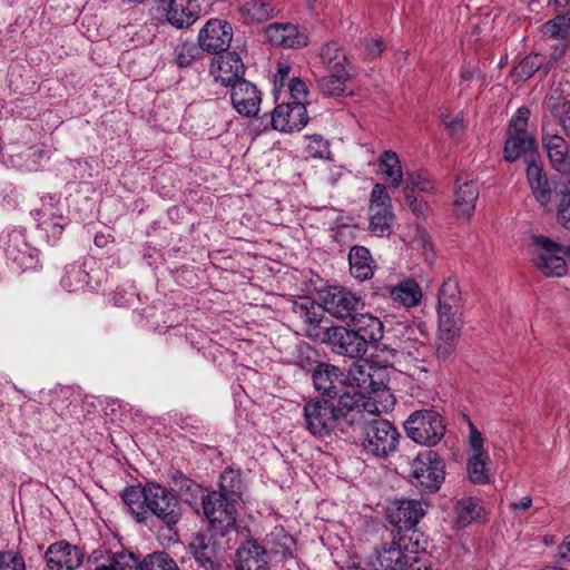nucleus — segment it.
<instances>
[{
	"instance_id": "nucleus-46",
	"label": "nucleus",
	"mask_w": 570,
	"mask_h": 570,
	"mask_svg": "<svg viewBox=\"0 0 570 570\" xmlns=\"http://www.w3.org/2000/svg\"><path fill=\"white\" fill-rule=\"evenodd\" d=\"M570 101H567L563 92L559 89H552L543 100V109L556 118L561 119Z\"/></svg>"
},
{
	"instance_id": "nucleus-10",
	"label": "nucleus",
	"mask_w": 570,
	"mask_h": 570,
	"mask_svg": "<svg viewBox=\"0 0 570 570\" xmlns=\"http://www.w3.org/2000/svg\"><path fill=\"white\" fill-rule=\"evenodd\" d=\"M312 379L315 390L322 396H327L330 401L336 396L340 399L345 392H358L353 384L345 390L347 377L340 367L332 364H317L313 371Z\"/></svg>"
},
{
	"instance_id": "nucleus-11",
	"label": "nucleus",
	"mask_w": 570,
	"mask_h": 570,
	"mask_svg": "<svg viewBox=\"0 0 570 570\" xmlns=\"http://www.w3.org/2000/svg\"><path fill=\"white\" fill-rule=\"evenodd\" d=\"M538 246L533 254L535 267L548 277H561L567 273L566 259L558 253V243L547 236H535Z\"/></svg>"
},
{
	"instance_id": "nucleus-14",
	"label": "nucleus",
	"mask_w": 570,
	"mask_h": 570,
	"mask_svg": "<svg viewBox=\"0 0 570 570\" xmlns=\"http://www.w3.org/2000/svg\"><path fill=\"white\" fill-rule=\"evenodd\" d=\"M233 40L230 23L220 19H210L199 30L197 41L204 51L213 55L225 52Z\"/></svg>"
},
{
	"instance_id": "nucleus-12",
	"label": "nucleus",
	"mask_w": 570,
	"mask_h": 570,
	"mask_svg": "<svg viewBox=\"0 0 570 570\" xmlns=\"http://www.w3.org/2000/svg\"><path fill=\"white\" fill-rule=\"evenodd\" d=\"M324 342L338 355L351 358H361L367 352L364 341L358 337L352 327L331 326L324 333Z\"/></svg>"
},
{
	"instance_id": "nucleus-16",
	"label": "nucleus",
	"mask_w": 570,
	"mask_h": 570,
	"mask_svg": "<svg viewBox=\"0 0 570 570\" xmlns=\"http://www.w3.org/2000/svg\"><path fill=\"white\" fill-rule=\"evenodd\" d=\"M274 129L292 132L303 129L308 122L306 106L291 104L288 101L277 105L271 116Z\"/></svg>"
},
{
	"instance_id": "nucleus-20",
	"label": "nucleus",
	"mask_w": 570,
	"mask_h": 570,
	"mask_svg": "<svg viewBox=\"0 0 570 570\" xmlns=\"http://www.w3.org/2000/svg\"><path fill=\"white\" fill-rule=\"evenodd\" d=\"M230 100L234 109L242 116L255 117L259 111L261 92L248 80H238L230 87Z\"/></svg>"
},
{
	"instance_id": "nucleus-50",
	"label": "nucleus",
	"mask_w": 570,
	"mask_h": 570,
	"mask_svg": "<svg viewBox=\"0 0 570 570\" xmlns=\"http://www.w3.org/2000/svg\"><path fill=\"white\" fill-rule=\"evenodd\" d=\"M115 570H142V561L129 551H120L114 554Z\"/></svg>"
},
{
	"instance_id": "nucleus-18",
	"label": "nucleus",
	"mask_w": 570,
	"mask_h": 570,
	"mask_svg": "<svg viewBox=\"0 0 570 570\" xmlns=\"http://www.w3.org/2000/svg\"><path fill=\"white\" fill-rule=\"evenodd\" d=\"M50 570H76L83 560L82 551L67 541L50 544L45 553Z\"/></svg>"
},
{
	"instance_id": "nucleus-63",
	"label": "nucleus",
	"mask_w": 570,
	"mask_h": 570,
	"mask_svg": "<svg viewBox=\"0 0 570 570\" xmlns=\"http://www.w3.org/2000/svg\"><path fill=\"white\" fill-rule=\"evenodd\" d=\"M559 558L566 561H570V534L567 535L563 542L558 547Z\"/></svg>"
},
{
	"instance_id": "nucleus-42",
	"label": "nucleus",
	"mask_w": 570,
	"mask_h": 570,
	"mask_svg": "<svg viewBox=\"0 0 570 570\" xmlns=\"http://www.w3.org/2000/svg\"><path fill=\"white\" fill-rule=\"evenodd\" d=\"M488 453H474L466 463L469 479L474 484H488L491 481Z\"/></svg>"
},
{
	"instance_id": "nucleus-15",
	"label": "nucleus",
	"mask_w": 570,
	"mask_h": 570,
	"mask_svg": "<svg viewBox=\"0 0 570 570\" xmlns=\"http://www.w3.org/2000/svg\"><path fill=\"white\" fill-rule=\"evenodd\" d=\"M245 65L235 51H225L217 55L210 63V75L222 86L232 87L238 80H244Z\"/></svg>"
},
{
	"instance_id": "nucleus-62",
	"label": "nucleus",
	"mask_w": 570,
	"mask_h": 570,
	"mask_svg": "<svg viewBox=\"0 0 570 570\" xmlns=\"http://www.w3.org/2000/svg\"><path fill=\"white\" fill-rule=\"evenodd\" d=\"M364 46L367 55L372 58L380 57L381 53L384 51V43L382 40L379 39H366L364 41Z\"/></svg>"
},
{
	"instance_id": "nucleus-44",
	"label": "nucleus",
	"mask_w": 570,
	"mask_h": 570,
	"mask_svg": "<svg viewBox=\"0 0 570 570\" xmlns=\"http://www.w3.org/2000/svg\"><path fill=\"white\" fill-rule=\"evenodd\" d=\"M569 30L570 17L566 13L557 14L541 27V33L544 38L562 41L567 39Z\"/></svg>"
},
{
	"instance_id": "nucleus-60",
	"label": "nucleus",
	"mask_w": 570,
	"mask_h": 570,
	"mask_svg": "<svg viewBox=\"0 0 570 570\" xmlns=\"http://www.w3.org/2000/svg\"><path fill=\"white\" fill-rule=\"evenodd\" d=\"M442 122L446 128L452 130L453 135H458L463 130V120L460 115H443Z\"/></svg>"
},
{
	"instance_id": "nucleus-59",
	"label": "nucleus",
	"mask_w": 570,
	"mask_h": 570,
	"mask_svg": "<svg viewBox=\"0 0 570 570\" xmlns=\"http://www.w3.org/2000/svg\"><path fill=\"white\" fill-rule=\"evenodd\" d=\"M414 244L422 248L424 254L428 256L433 252V245L430 235L422 228H416Z\"/></svg>"
},
{
	"instance_id": "nucleus-31",
	"label": "nucleus",
	"mask_w": 570,
	"mask_h": 570,
	"mask_svg": "<svg viewBox=\"0 0 570 570\" xmlns=\"http://www.w3.org/2000/svg\"><path fill=\"white\" fill-rule=\"evenodd\" d=\"M533 148L534 138L532 135L508 132V139L504 145V159L512 163L521 155L527 156L528 159L535 158Z\"/></svg>"
},
{
	"instance_id": "nucleus-51",
	"label": "nucleus",
	"mask_w": 570,
	"mask_h": 570,
	"mask_svg": "<svg viewBox=\"0 0 570 570\" xmlns=\"http://www.w3.org/2000/svg\"><path fill=\"white\" fill-rule=\"evenodd\" d=\"M306 151L313 158H327L330 155V144L320 135L307 138Z\"/></svg>"
},
{
	"instance_id": "nucleus-61",
	"label": "nucleus",
	"mask_w": 570,
	"mask_h": 570,
	"mask_svg": "<svg viewBox=\"0 0 570 570\" xmlns=\"http://www.w3.org/2000/svg\"><path fill=\"white\" fill-rule=\"evenodd\" d=\"M470 445L474 453H487L483 451V438L474 425H470Z\"/></svg>"
},
{
	"instance_id": "nucleus-40",
	"label": "nucleus",
	"mask_w": 570,
	"mask_h": 570,
	"mask_svg": "<svg viewBox=\"0 0 570 570\" xmlns=\"http://www.w3.org/2000/svg\"><path fill=\"white\" fill-rule=\"evenodd\" d=\"M379 165L390 187L397 188L403 181V171L397 155L392 150L383 151L379 158Z\"/></svg>"
},
{
	"instance_id": "nucleus-57",
	"label": "nucleus",
	"mask_w": 570,
	"mask_h": 570,
	"mask_svg": "<svg viewBox=\"0 0 570 570\" xmlns=\"http://www.w3.org/2000/svg\"><path fill=\"white\" fill-rule=\"evenodd\" d=\"M417 189L420 191H429L432 189V185L429 180L422 177L419 173H412L406 178V185L404 189V194L410 191L414 194V190Z\"/></svg>"
},
{
	"instance_id": "nucleus-47",
	"label": "nucleus",
	"mask_w": 570,
	"mask_h": 570,
	"mask_svg": "<svg viewBox=\"0 0 570 570\" xmlns=\"http://www.w3.org/2000/svg\"><path fill=\"white\" fill-rule=\"evenodd\" d=\"M455 512L458 522L461 525H466L479 517V502L473 498L462 499L456 503Z\"/></svg>"
},
{
	"instance_id": "nucleus-45",
	"label": "nucleus",
	"mask_w": 570,
	"mask_h": 570,
	"mask_svg": "<svg viewBox=\"0 0 570 570\" xmlns=\"http://www.w3.org/2000/svg\"><path fill=\"white\" fill-rule=\"evenodd\" d=\"M219 488L220 490L216 493H222L230 500H240L243 489L240 474L232 469L225 470L220 475Z\"/></svg>"
},
{
	"instance_id": "nucleus-22",
	"label": "nucleus",
	"mask_w": 570,
	"mask_h": 570,
	"mask_svg": "<svg viewBox=\"0 0 570 570\" xmlns=\"http://www.w3.org/2000/svg\"><path fill=\"white\" fill-rule=\"evenodd\" d=\"M265 35L274 46L297 49L308 43L307 35L293 23H272L266 28Z\"/></svg>"
},
{
	"instance_id": "nucleus-52",
	"label": "nucleus",
	"mask_w": 570,
	"mask_h": 570,
	"mask_svg": "<svg viewBox=\"0 0 570 570\" xmlns=\"http://www.w3.org/2000/svg\"><path fill=\"white\" fill-rule=\"evenodd\" d=\"M288 102L294 105L303 104L305 106L308 96L306 83L299 78H292L288 82Z\"/></svg>"
},
{
	"instance_id": "nucleus-25",
	"label": "nucleus",
	"mask_w": 570,
	"mask_h": 570,
	"mask_svg": "<svg viewBox=\"0 0 570 570\" xmlns=\"http://www.w3.org/2000/svg\"><path fill=\"white\" fill-rule=\"evenodd\" d=\"M318 58L324 71H343L352 69V63L347 57L346 50L335 40L324 43L318 49Z\"/></svg>"
},
{
	"instance_id": "nucleus-53",
	"label": "nucleus",
	"mask_w": 570,
	"mask_h": 570,
	"mask_svg": "<svg viewBox=\"0 0 570 570\" xmlns=\"http://www.w3.org/2000/svg\"><path fill=\"white\" fill-rule=\"evenodd\" d=\"M529 117H530L529 108H527V107L518 108L514 116L510 120L508 132L529 134L528 129H527Z\"/></svg>"
},
{
	"instance_id": "nucleus-24",
	"label": "nucleus",
	"mask_w": 570,
	"mask_h": 570,
	"mask_svg": "<svg viewBox=\"0 0 570 570\" xmlns=\"http://www.w3.org/2000/svg\"><path fill=\"white\" fill-rule=\"evenodd\" d=\"M566 43L561 46V49H556L552 58H547L541 53H531L524 57L512 70V75L517 80L525 81L530 79L537 71L544 69V73L552 68L557 59L563 53Z\"/></svg>"
},
{
	"instance_id": "nucleus-9",
	"label": "nucleus",
	"mask_w": 570,
	"mask_h": 570,
	"mask_svg": "<svg viewBox=\"0 0 570 570\" xmlns=\"http://www.w3.org/2000/svg\"><path fill=\"white\" fill-rule=\"evenodd\" d=\"M9 261L22 271L36 268L38 264V249L29 245L24 229L13 228L0 239Z\"/></svg>"
},
{
	"instance_id": "nucleus-4",
	"label": "nucleus",
	"mask_w": 570,
	"mask_h": 570,
	"mask_svg": "<svg viewBox=\"0 0 570 570\" xmlns=\"http://www.w3.org/2000/svg\"><path fill=\"white\" fill-rule=\"evenodd\" d=\"M404 428L410 439L428 446L435 445L445 433L442 416L433 410L415 411L404 422Z\"/></svg>"
},
{
	"instance_id": "nucleus-58",
	"label": "nucleus",
	"mask_w": 570,
	"mask_h": 570,
	"mask_svg": "<svg viewBox=\"0 0 570 570\" xmlns=\"http://www.w3.org/2000/svg\"><path fill=\"white\" fill-rule=\"evenodd\" d=\"M405 200L416 216L425 217L428 215L429 206L424 199L417 198L414 194L406 191Z\"/></svg>"
},
{
	"instance_id": "nucleus-27",
	"label": "nucleus",
	"mask_w": 570,
	"mask_h": 570,
	"mask_svg": "<svg viewBox=\"0 0 570 570\" xmlns=\"http://www.w3.org/2000/svg\"><path fill=\"white\" fill-rule=\"evenodd\" d=\"M348 264L351 275L362 282L371 279L376 268L371 252L366 247L358 245L350 249Z\"/></svg>"
},
{
	"instance_id": "nucleus-34",
	"label": "nucleus",
	"mask_w": 570,
	"mask_h": 570,
	"mask_svg": "<svg viewBox=\"0 0 570 570\" xmlns=\"http://www.w3.org/2000/svg\"><path fill=\"white\" fill-rule=\"evenodd\" d=\"M60 203V198L56 195H47L42 197V206L35 213L40 216V225L45 227L46 232H51L52 235L61 234L63 224L55 222L56 218L61 219V214H58L57 205Z\"/></svg>"
},
{
	"instance_id": "nucleus-3",
	"label": "nucleus",
	"mask_w": 570,
	"mask_h": 570,
	"mask_svg": "<svg viewBox=\"0 0 570 570\" xmlns=\"http://www.w3.org/2000/svg\"><path fill=\"white\" fill-rule=\"evenodd\" d=\"M375 407L364 415V423L351 429L363 432L362 446L366 453L385 459L397 451L401 434L389 420L376 417L381 412L376 402Z\"/></svg>"
},
{
	"instance_id": "nucleus-21",
	"label": "nucleus",
	"mask_w": 570,
	"mask_h": 570,
	"mask_svg": "<svg viewBox=\"0 0 570 570\" xmlns=\"http://www.w3.org/2000/svg\"><path fill=\"white\" fill-rule=\"evenodd\" d=\"M425 510L417 500H397L387 509V519L395 529L414 528L424 517Z\"/></svg>"
},
{
	"instance_id": "nucleus-36",
	"label": "nucleus",
	"mask_w": 570,
	"mask_h": 570,
	"mask_svg": "<svg viewBox=\"0 0 570 570\" xmlns=\"http://www.w3.org/2000/svg\"><path fill=\"white\" fill-rule=\"evenodd\" d=\"M239 12L247 23H262L277 14L276 8L265 0H247L239 7Z\"/></svg>"
},
{
	"instance_id": "nucleus-29",
	"label": "nucleus",
	"mask_w": 570,
	"mask_h": 570,
	"mask_svg": "<svg viewBox=\"0 0 570 570\" xmlns=\"http://www.w3.org/2000/svg\"><path fill=\"white\" fill-rule=\"evenodd\" d=\"M542 142L547 150L550 163L558 171H564L568 167V146L559 135H551L547 125L542 127Z\"/></svg>"
},
{
	"instance_id": "nucleus-35",
	"label": "nucleus",
	"mask_w": 570,
	"mask_h": 570,
	"mask_svg": "<svg viewBox=\"0 0 570 570\" xmlns=\"http://www.w3.org/2000/svg\"><path fill=\"white\" fill-rule=\"evenodd\" d=\"M351 70L325 71L316 78L320 90L330 97H338L345 94L346 82L351 79Z\"/></svg>"
},
{
	"instance_id": "nucleus-39",
	"label": "nucleus",
	"mask_w": 570,
	"mask_h": 570,
	"mask_svg": "<svg viewBox=\"0 0 570 570\" xmlns=\"http://www.w3.org/2000/svg\"><path fill=\"white\" fill-rule=\"evenodd\" d=\"M550 203L556 208L558 224L570 229V188L566 184H556L551 190Z\"/></svg>"
},
{
	"instance_id": "nucleus-38",
	"label": "nucleus",
	"mask_w": 570,
	"mask_h": 570,
	"mask_svg": "<svg viewBox=\"0 0 570 570\" xmlns=\"http://www.w3.org/2000/svg\"><path fill=\"white\" fill-rule=\"evenodd\" d=\"M91 276L79 264H70L66 266L65 274L61 277V286L69 293L82 289H96V286L90 282Z\"/></svg>"
},
{
	"instance_id": "nucleus-6",
	"label": "nucleus",
	"mask_w": 570,
	"mask_h": 570,
	"mask_svg": "<svg viewBox=\"0 0 570 570\" xmlns=\"http://www.w3.org/2000/svg\"><path fill=\"white\" fill-rule=\"evenodd\" d=\"M444 462L432 450L420 452L411 463L412 482L422 491H438L444 481Z\"/></svg>"
},
{
	"instance_id": "nucleus-26",
	"label": "nucleus",
	"mask_w": 570,
	"mask_h": 570,
	"mask_svg": "<svg viewBox=\"0 0 570 570\" xmlns=\"http://www.w3.org/2000/svg\"><path fill=\"white\" fill-rule=\"evenodd\" d=\"M454 194L455 214L460 218L469 219L474 212L475 202L479 197V189L473 181L456 179Z\"/></svg>"
},
{
	"instance_id": "nucleus-13",
	"label": "nucleus",
	"mask_w": 570,
	"mask_h": 570,
	"mask_svg": "<svg viewBox=\"0 0 570 570\" xmlns=\"http://www.w3.org/2000/svg\"><path fill=\"white\" fill-rule=\"evenodd\" d=\"M322 303L328 314L340 320L352 318L362 306L358 296L338 286L325 289L322 294Z\"/></svg>"
},
{
	"instance_id": "nucleus-32",
	"label": "nucleus",
	"mask_w": 570,
	"mask_h": 570,
	"mask_svg": "<svg viewBox=\"0 0 570 570\" xmlns=\"http://www.w3.org/2000/svg\"><path fill=\"white\" fill-rule=\"evenodd\" d=\"M406 553H403L394 541L384 543L376 551L375 561L372 562L373 570H402L405 564Z\"/></svg>"
},
{
	"instance_id": "nucleus-8",
	"label": "nucleus",
	"mask_w": 570,
	"mask_h": 570,
	"mask_svg": "<svg viewBox=\"0 0 570 570\" xmlns=\"http://www.w3.org/2000/svg\"><path fill=\"white\" fill-rule=\"evenodd\" d=\"M461 309L438 308V333L435 353L438 358L446 360L455 350L462 328Z\"/></svg>"
},
{
	"instance_id": "nucleus-54",
	"label": "nucleus",
	"mask_w": 570,
	"mask_h": 570,
	"mask_svg": "<svg viewBox=\"0 0 570 570\" xmlns=\"http://www.w3.org/2000/svg\"><path fill=\"white\" fill-rule=\"evenodd\" d=\"M0 570H26V563L18 552L0 551Z\"/></svg>"
},
{
	"instance_id": "nucleus-64",
	"label": "nucleus",
	"mask_w": 570,
	"mask_h": 570,
	"mask_svg": "<svg viewBox=\"0 0 570 570\" xmlns=\"http://www.w3.org/2000/svg\"><path fill=\"white\" fill-rule=\"evenodd\" d=\"M532 504L531 497H523L519 501L512 502L510 508L513 510H528Z\"/></svg>"
},
{
	"instance_id": "nucleus-17",
	"label": "nucleus",
	"mask_w": 570,
	"mask_h": 570,
	"mask_svg": "<svg viewBox=\"0 0 570 570\" xmlns=\"http://www.w3.org/2000/svg\"><path fill=\"white\" fill-rule=\"evenodd\" d=\"M158 8L164 12L166 21L176 29L189 28L200 16L197 0H168Z\"/></svg>"
},
{
	"instance_id": "nucleus-41",
	"label": "nucleus",
	"mask_w": 570,
	"mask_h": 570,
	"mask_svg": "<svg viewBox=\"0 0 570 570\" xmlns=\"http://www.w3.org/2000/svg\"><path fill=\"white\" fill-rule=\"evenodd\" d=\"M438 308L462 309V297L456 279L449 277L443 282L438 294Z\"/></svg>"
},
{
	"instance_id": "nucleus-5",
	"label": "nucleus",
	"mask_w": 570,
	"mask_h": 570,
	"mask_svg": "<svg viewBox=\"0 0 570 570\" xmlns=\"http://www.w3.org/2000/svg\"><path fill=\"white\" fill-rule=\"evenodd\" d=\"M236 502L237 501L224 497L222 493H216V491L203 498V511L209 521L210 531L220 537H225L235 529Z\"/></svg>"
},
{
	"instance_id": "nucleus-7",
	"label": "nucleus",
	"mask_w": 570,
	"mask_h": 570,
	"mask_svg": "<svg viewBox=\"0 0 570 570\" xmlns=\"http://www.w3.org/2000/svg\"><path fill=\"white\" fill-rule=\"evenodd\" d=\"M368 229L379 237L390 236L394 222L391 197L383 184H375L368 205Z\"/></svg>"
},
{
	"instance_id": "nucleus-33",
	"label": "nucleus",
	"mask_w": 570,
	"mask_h": 570,
	"mask_svg": "<svg viewBox=\"0 0 570 570\" xmlns=\"http://www.w3.org/2000/svg\"><path fill=\"white\" fill-rule=\"evenodd\" d=\"M394 543L400 547L403 553L407 556H416L426 548V541L421 531L414 528L395 529L393 531Z\"/></svg>"
},
{
	"instance_id": "nucleus-19",
	"label": "nucleus",
	"mask_w": 570,
	"mask_h": 570,
	"mask_svg": "<svg viewBox=\"0 0 570 570\" xmlns=\"http://www.w3.org/2000/svg\"><path fill=\"white\" fill-rule=\"evenodd\" d=\"M236 570H271L268 551L257 540H246L235 552Z\"/></svg>"
},
{
	"instance_id": "nucleus-23",
	"label": "nucleus",
	"mask_w": 570,
	"mask_h": 570,
	"mask_svg": "<svg viewBox=\"0 0 570 570\" xmlns=\"http://www.w3.org/2000/svg\"><path fill=\"white\" fill-rule=\"evenodd\" d=\"M215 532H200L195 535L190 542L196 562L204 570H219L220 564L217 562L218 544L214 539Z\"/></svg>"
},
{
	"instance_id": "nucleus-48",
	"label": "nucleus",
	"mask_w": 570,
	"mask_h": 570,
	"mask_svg": "<svg viewBox=\"0 0 570 570\" xmlns=\"http://www.w3.org/2000/svg\"><path fill=\"white\" fill-rule=\"evenodd\" d=\"M142 570H179L176 561L166 552H154L142 560Z\"/></svg>"
},
{
	"instance_id": "nucleus-37",
	"label": "nucleus",
	"mask_w": 570,
	"mask_h": 570,
	"mask_svg": "<svg viewBox=\"0 0 570 570\" xmlns=\"http://www.w3.org/2000/svg\"><path fill=\"white\" fill-rule=\"evenodd\" d=\"M385 289L394 303L405 307L416 306L422 297L419 284L411 279L401 282L395 286L386 287Z\"/></svg>"
},
{
	"instance_id": "nucleus-28",
	"label": "nucleus",
	"mask_w": 570,
	"mask_h": 570,
	"mask_svg": "<svg viewBox=\"0 0 570 570\" xmlns=\"http://www.w3.org/2000/svg\"><path fill=\"white\" fill-rule=\"evenodd\" d=\"M351 321V327L364 341L367 348L370 344L376 343L383 337V323L380 318L370 314L356 313Z\"/></svg>"
},
{
	"instance_id": "nucleus-49",
	"label": "nucleus",
	"mask_w": 570,
	"mask_h": 570,
	"mask_svg": "<svg viewBox=\"0 0 570 570\" xmlns=\"http://www.w3.org/2000/svg\"><path fill=\"white\" fill-rule=\"evenodd\" d=\"M73 393L69 387H60L51 393L50 405L52 410L59 414L63 415L65 411L71 404V397Z\"/></svg>"
},
{
	"instance_id": "nucleus-55",
	"label": "nucleus",
	"mask_w": 570,
	"mask_h": 570,
	"mask_svg": "<svg viewBox=\"0 0 570 570\" xmlns=\"http://www.w3.org/2000/svg\"><path fill=\"white\" fill-rule=\"evenodd\" d=\"M399 347L403 354H406L414 360L424 357V352L426 350V346L423 343L412 340L410 336L405 340H401Z\"/></svg>"
},
{
	"instance_id": "nucleus-43",
	"label": "nucleus",
	"mask_w": 570,
	"mask_h": 570,
	"mask_svg": "<svg viewBox=\"0 0 570 570\" xmlns=\"http://www.w3.org/2000/svg\"><path fill=\"white\" fill-rule=\"evenodd\" d=\"M203 52L204 50L199 43L181 41L175 46L173 56L180 68H187L193 62L200 60Z\"/></svg>"
},
{
	"instance_id": "nucleus-1",
	"label": "nucleus",
	"mask_w": 570,
	"mask_h": 570,
	"mask_svg": "<svg viewBox=\"0 0 570 570\" xmlns=\"http://www.w3.org/2000/svg\"><path fill=\"white\" fill-rule=\"evenodd\" d=\"M375 410V401L361 392H345L337 405L330 400L314 397L303 406L304 426L313 436L324 439L336 431L347 433L352 425L364 423L367 412Z\"/></svg>"
},
{
	"instance_id": "nucleus-30",
	"label": "nucleus",
	"mask_w": 570,
	"mask_h": 570,
	"mask_svg": "<svg viewBox=\"0 0 570 570\" xmlns=\"http://www.w3.org/2000/svg\"><path fill=\"white\" fill-rule=\"evenodd\" d=\"M527 177L535 199L543 206L551 199V190L548 187V179L542 167L535 161V158L528 159Z\"/></svg>"
},
{
	"instance_id": "nucleus-56",
	"label": "nucleus",
	"mask_w": 570,
	"mask_h": 570,
	"mask_svg": "<svg viewBox=\"0 0 570 570\" xmlns=\"http://www.w3.org/2000/svg\"><path fill=\"white\" fill-rule=\"evenodd\" d=\"M348 374L351 376V380L355 383L356 387L363 390H375L373 387V381L370 377V374L365 375L364 366L355 364L353 367H351Z\"/></svg>"
},
{
	"instance_id": "nucleus-2",
	"label": "nucleus",
	"mask_w": 570,
	"mask_h": 570,
	"mask_svg": "<svg viewBox=\"0 0 570 570\" xmlns=\"http://www.w3.org/2000/svg\"><path fill=\"white\" fill-rule=\"evenodd\" d=\"M121 499L137 522L146 521L150 512L170 529L183 515L178 497L158 482H147L144 487H128L124 490Z\"/></svg>"
}]
</instances>
